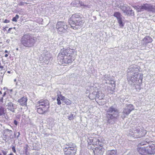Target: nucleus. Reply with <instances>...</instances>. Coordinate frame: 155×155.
<instances>
[{
  "mask_svg": "<svg viewBox=\"0 0 155 155\" xmlns=\"http://www.w3.org/2000/svg\"><path fill=\"white\" fill-rule=\"evenodd\" d=\"M146 143H147L146 142H145L144 143L143 142H141L138 145L139 146H140V145L142 146V145H146Z\"/></svg>",
  "mask_w": 155,
  "mask_h": 155,
  "instance_id": "obj_25",
  "label": "nucleus"
},
{
  "mask_svg": "<svg viewBox=\"0 0 155 155\" xmlns=\"http://www.w3.org/2000/svg\"><path fill=\"white\" fill-rule=\"evenodd\" d=\"M134 109V106L133 104H126V107L124 109L122 113L123 114L127 116Z\"/></svg>",
  "mask_w": 155,
  "mask_h": 155,
  "instance_id": "obj_10",
  "label": "nucleus"
},
{
  "mask_svg": "<svg viewBox=\"0 0 155 155\" xmlns=\"http://www.w3.org/2000/svg\"><path fill=\"white\" fill-rule=\"evenodd\" d=\"M16 50H18V48H17V49H16Z\"/></svg>",
  "mask_w": 155,
  "mask_h": 155,
  "instance_id": "obj_40",
  "label": "nucleus"
},
{
  "mask_svg": "<svg viewBox=\"0 0 155 155\" xmlns=\"http://www.w3.org/2000/svg\"><path fill=\"white\" fill-rule=\"evenodd\" d=\"M27 98L26 96H23L19 99L18 101L19 104L22 106H26L27 105Z\"/></svg>",
  "mask_w": 155,
  "mask_h": 155,
  "instance_id": "obj_16",
  "label": "nucleus"
},
{
  "mask_svg": "<svg viewBox=\"0 0 155 155\" xmlns=\"http://www.w3.org/2000/svg\"><path fill=\"white\" fill-rule=\"evenodd\" d=\"M94 151V155H103L104 153V149L103 145H100L99 147L95 148Z\"/></svg>",
  "mask_w": 155,
  "mask_h": 155,
  "instance_id": "obj_14",
  "label": "nucleus"
},
{
  "mask_svg": "<svg viewBox=\"0 0 155 155\" xmlns=\"http://www.w3.org/2000/svg\"><path fill=\"white\" fill-rule=\"evenodd\" d=\"M143 11L147 10L148 11L154 12L155 11V8L151 4L147 3L144 4L142 5Z\"/></svg>",
  "mask_w": 155,
  "mask_h": 155,
  "instance_id": "obj_13",
  "label": "nucleus"
},
{
  "mask_svg": "<svg viewBox=\"0 0 155 155\" xmlns=\"http://www.w3.org/2000/svg\"><path fill=\"white\" fill-rule=\"evenodd\" d=\"M25 3L26 4H27L26 3H25L24 2H20L18 5H19V6H22V5H24V4Z\"/></svg>",
  "mask_w": 155,
  "mask_h": 155,
  "instance_id": "obj_26",
  "label": "nucleus"
},
{
  "mask_svg": "<svg viewBox=\"0 0 155 155\" xmlns=\"http://www.w3.org/2000/svg\"><path fill=\"white\" fill-rule=\"evenodd\" d=\"M152 41V38L149 36H146L142 40L143 45H147L148 44L151 43Z\"/></svg>",
  "mask_w": 155,
  "mask_h": 155,
  "instance_id": "obj_15",
  "label": "nucleus"
},
{
  "mask_svg": "<svg viewBox=\"0 0 155 155\" xmlns=\"http://www.w3.org/2000/svg\"><path fill=\"white\" fill-rule=\"evenodd\" d=\"M130 8L128 6L123 5L121 8L120 9L123 12L125 13L128 16H131L132 13H134L133 10L130 9Z\"/></svg>",
  "mask_w": 155,
  "mask_h": 155,
  "instance_id": "obj_12",
  "label": "nucleus"
},
{
  "mask_svg": "<svg viewBox=\"0 0 155 155\" xmlns=\"http://www.w3.org/2000/svg\"><path fill=\"white\" fill-rule=\"evenodd\" d=\"M8 56V54H6L5 55V57H7Z\"/></svg>",
  "mask_w": 155,
  "mask_h": 155,
  "instance_id": "obj_34",
  "label": "nucleus"
},
{
  "mask_svg": "<svg viewBox=\"0 0 155 155\" xmlns=\"http://www.w3.org/2000/svg\"><path fill=\"white\" fill-rule=\"evenodd\" d=\"M74 117L73 114H71L68 116V118L69 120H72L74 119Z\"/></svg>",
  "mask_w": 155,
  "mask_h": 155,
  "instance_id": "obj_21",
  "label": "nucleus"
},
{
  "mask_svg": "<svg viewBox=\"0 0 155 155\" xmlns=\"http://www.w3.org/2000/svg\"><path fill=\"white\" fill-rule=\"evenodd\" d=\"M14 124L16 126L18 124V122L16 120H15L14 122Z\"/></svg>",
  "mask_w": 155,
  "mask_h": 155,
  "instance_id": "obj_31",
  "label": "nucleus"
},
{
  "mask_svg": "<svg viewBox=\"0 0 155 155\" xmlns=\"http://www.w3.org/2000/svg\"><path fill=\"white\" fill-rule=\"evenodd\" d=\"M82 16L81 14L78 13L74 14L71 16L68 21L71 28L77 30L82 27L84 21L82 19Z\"/></svg>",
  "mask_w": 155,
  "mask_h": 155,
  "instance_id": "obj_2",
  "label": "nucleus"
},
{
  "mask_svg": "<svg viewBox=\"0 0 155 155\" xmlns=\"http://www.w3.org/2000/svg\"><path fill=\"white\" fill-rule=\"evenodd\" d=\"M6 92H5L4 94H3V97H4L5 96V95H6Z\"/></svg>",
  "mask_w": 155,
  "mask_h": 155,
  "instance_id": "obj_33",
  "label": "nucleus"
},
{
  "mask_svg": "<svg viewBox=\"0 0 155 155\" xmlns=\"http://www.w3.org/2000/svg\"><path fill=\"white\" fill-rule=\"evenodd\" d=\"M136 9L137 10L138 12H140L143 11V8L142 5L138 6L136 7Z\"/></svg>",
  "mask_w": 155,
  "mask_h": 155,
  "instance_id": "obj_22",
  "label": "nucleus"
},
{
  "mask_svg": "<svg viewBox=\"0 0 155 155\" xmlns=\"http://www.w3.org/2000/svg\"><path fill=\"white\" fill-rule=\"evenodd\" d=\"M137 150L142 155H151L155 154V144L152 143L146 147H138Z\"/></svg>",
  "mask_w": 155,
  "mask_h": 155,
  "instance_id": "obj_4",
  "label": "nucleus"
},
{
  "mask_svg": "<svg viewBox=\"0 0 155 155\" xmlns=\"http://www.w3.org/2000/svg\"><path fill=\"white\" fill-rule=\"evenodd\" d=\"M2 94V93L1 92V91H0V94Z\"/></svg>",
  "mask_w": 155,
  "mask_h": 155,
  "instance_id": "obj_38",
  "label": "nucleus"
},
{
  "mask_svg": "<svg viewBox=\"0 0 155 155\" xmlns=\"http://www.w3.org/2000/svg\"><path fill=\"white\" fill-rule=\"evenodd\" d=\"M76 51L73 49L68 47L61 49L58 55V60L62 65L71 64L75 59Z\"/></svg>",
  "mask_w": 155,
  "mask_h": 155,
  "instance_id": "obj_1",
  "label": "nucleus"
},
{
  "mask_svg": "<svg viewBox=\"0 0 155 155\" xmlns=\"http://www.w3.org/2000/svg\"><path fill=\"white\" fill-rule=\"evenodd\" d=\"M114 151V150H112V151Z\"/></svg>",
  "mask_w": 155,
  "mask_h": 155,
  "instance_id": "obj_41",
  "label": "nucleus"
},
{
  "mask_svg": "<svg viewBox=\"0 0 155 155\" xmlns=\"http://www.w3.org/2000/svg\"><path fill=\"white\" fill-rule=\"evenodd\" d=\"M56 28L59 34H62L66 32L67 25L64 21H58L56 24Z\"/></svg>",
  "mask_w": 155,
  "mask_h": 155,
  "instance_id": "obj_9",
  "label": "nucleus"
},
{
  "mask_svg": "<svg viewBox=\"0 0 155 155\" xmlns=\"http://www.w3.org/2000/svg\"><path fill=\"white\" fill-rule=\"evenodd\" d=\"M65 104L68 105H70L71 104V101L68 99H66L64 101Z\"/></svg>",
  "mask_w": 155,
  "mask_h": 155,
  "instance_id": "obj_20",
  "label": "nucleus"
},
{
  "mask_svg": "<svg viewBox=\"0 0 155 155\" xmlns=\"http://www.w3.org/2000/svg\"><path fill=\"white\" fill-rule=\"evenodd\" d=\"M58 92L59 93V94H60V96L61 97V100H62V101H64V100H65V97L64 96H63L61 94V92L59 91H58Z\"/></svg>",
  "mask_w": 155,
  "mask_h": 155,
  "instance_id": "obj_23",
  "label": "nucleus"
},
{
  "mask_svg": "<svg viewBox=\"0 0 155 155\" xmlns=\"http://www.w3.org/2000/svg\"><path fill=\"white\" fill-rule=\"evenodd\" d=\"M21 42L24 46L27 47H31L33 46L35 43L34 38L31 36V34L26 33L24 34L22 37Z\"/></svg>",
  "mask_w": 155,
  "mask_h": 155,
  "instance_id": "obj_5",
  "label": "nucleus"
},
{
  "mask_svg": "<svg viewBox=\"0 0 155 155\" xmlns=\"http://www.w3.org/2000/svg\"><path fill=\"white\" fill-rule=\"evenodd\" d=\"M19 18V15H16L15 16L12 18V20L13 21L17 22Z\"/></svg>",
  "mask_w": 155,
  "mask_h": 155,
  "instance_id": "obj_19",
  "label": "nucleus"
},
{
  "mask_svg": "<svg viewBox=\"0 0 155 155\" xmlns=\"http://www.w3.org/2000/svg\"><path fill=\"white\" fill-rule=\"evenodd\" d=\"M107 112L109 113L106 115L108 121L110 120L116 119L118 116V110L113 106H111L109 107Z\"/></svg>",
  "mask_w": 155,
  "mask_h": 155,
  "instance_id": "obj_7",
  "label": "nucleus"
},
{
  "mask_svg": "<svg viewBox=\"0 0 155 155\" xmlns=\"http://www.w3.org/2000/svg\"><path fill=\"white\" fill-rule=\"evenodd\" d=\"M63 149L64 155H75L77 148L75 143H70L64 145Z\"/></svg>",
  "mask_w": 155,
  "mask_h": 155,
  "instance_id": "obj_6",
  "label": "nucleus"
},
{
  "mask_svg": "<svg viewBox=\"0 0 155 155\" xmlns=\"http://www.w3.org/2000/svg\"><path fill=\"white\" fill-rule=\"evenodd\" d=\"M5 53H8V51H7V50H5Z\"/></svg>",
  "mask_w": 155,
  "mask_h": 155,
  "instance_id": "obj_36",
  "label": "nucleus"
},
{
  "mask_svg": "<svg viewBox=\"0 0 155 155\" xmlns=\"http://www.w3.org/2000/svg\"><path fill=\"white\" fill-rule=\"evenodd\" d=\"M7 109L12 111L13 112H14L15 109L14 108V104L12 102H9L8 103L7 105Z\"/></svg>",
  "mask_w": 155,
  "mask_h": 155,
  "instance_id": "obj_17",
  "label": "nucleus"
},
{
  "mask_svg": "<svg viewBox=\"0 0 155 155\" xmlns=\"http://www.w3.org/2000/svg\"><path fill=\"white\" fill-rule=\"evenodd\" d=\"M0 155H2L1 153H0Z\"/></svg>",
  "mask_w": 155,
  "mask_h": 155,
  "instance_id": "obj_39",
  "label": "nucleus"
},
{
  "mask_svg": "<svg viewBox=\"0 0 155 155\" xmlns=\"http://www.w3.org/2000/svg\"><path fill=\"white\" fill-rule=\"evenodd\" d=\"M57 96H58V97H57V100H61V97L60 96V94L58 92V91H57Z\"/></svg>",
  "mask_w": 155,
  "mask_h": 155,
  "instance_id": "obj_24",
  "label": "nucleus"
},
{
  "mask_svg": "<svg viewBox=\"0 0 155 155\" xmlns=\"http://www.w3.org/2000/svg\"><path fill=\"white\" fill-rule=\"evenodd\" d=\"M6 113V109L3 107L0 106V118L5 116Z\"/></svg>",
  "mask_w": 155,
  "mask_h": 155,
  "instance_id": "obj_18",
  "label": "nucleus"
},
{
  "mask_svg": "<svg viewBox=\"0 0 155 155\" xmlns=\"http://www.w3.org/2000/svg\"><path fill=\"white\" fill-rule=\"evenodd\" d=\"M57 104L59 105H60L61 104V102L60 100H57Z\"/></svg>",
  "mask_w": 155,
  "mask_h": 155,
  "instance_id": "obj_30",
  "label": "nucleus"
},
{
  "mask_svg": "<svg viewBox=\"0 0 155 155\" xmlns=\"http://www.w3.org/2000/svg\"><path fill=\"white\" fill-rule=\"evenodd\" d=\"M9 155H14V154L12 153H11Z\"/></svg>",
  "mask_w": 155,
  "mask_h": 155,
  "instance_id": "obj_35",
  "label": "nucleus"
},
{
  "mask_svg": "<svg viewBox=\"0 0 155 155\" xmlns=\"http://www.w3.org/2000/svg\"><path fill=\"white\" fill-rule=\"evenodd\" d=\"M9 22H10L9 20L8 19H5L4 21L3 22L5 23H9Z\"/></svg>",
  "mask_w": 155,
  "mask_h": 155,
  "instance_id": "obj_29",
  "label": "nucleus"
},
{
  "mask_svg": "<svg viewBox=\"0 0 155 155\" xmlns=\"http://www.w3.org/2000/svg\"><path fill=\"white\" fill-rule=\"evenodd\" d=\"M28 145H26V147L24 148L25 150V152L26 153H27L28 152Z\"/></svg>",
  "mask_w": 155,
  "mask_h": 155,
  "instance_id": "obj_27",
  "label": "nucleus"
},
{
  "mask_svg": "<svg viewBox=\"0 0 155 155\" xmlns=\"http://www.w3.org/2000/svg\"><path fill=\"white\" fill-rule=\"evenodd\" d=\"M49 106V101L47 99L44 98L39 100L36 102L35 107L39 114H43L48 111Z\"/></svg>",
  "mask_w": 155,
  "mask_h": 155,
  "instance_id": "obj_3",
  "label": "nucleus"
},
{
  "mask_svg": "<svg viewBox=\"0 0 155 155\" xmlns=\"http://www.w3.org/2000/svg\"><path fill=\"white\" fill-rule=\"evenodd\" d=\"M12 150L13 151L14 153H16V150L15 149V147L14 146H13L12 147Z\"/></svg>",
  "mask_w": 155,
  "mask_h": 155,
  "instance_id": "obj_28",
  "label": "nucleus"
},
{
  "mask_svg": "<svg viewBox=\"0 0 155 155\" xmlns=\"http://www.w3.org/2000/svg\"><path fill=\"white\" fill-rule=\"evenodd\" d=\"M102 143V141H100L99 138L96 137H94L92 139L89 140L88 141V148L93 150L99 147L100 145H103Z\"/></svg>",
  "mask_w": 155,
  "mask_h": 155,
  "instance_id": "obj_8",
  "label": "nucleus"
},
{
  "mask_svg": "<svg viewBox=\"0 0 155 155\" xmlns=\"http://www.w3.org/2000/svg\"><path fill=\"white\" fill-rule=\"evenodd\" d=\"M113 15L116 18L119 26L120 27L123 28L124 26V23H123L122 18V15L121 13L119 12H116L114 13Z\"/></svg>",
  "mask_w": 155,
  "mask_h": 155,
  "instance_id": "obj_11",
  "label": "nucleus"
},
{
  "mask_svg": "<svg viewBox=\"0 0 155 155\" xmlns=\"http://www.w3.org/2000/svg\"><path fill=\"white\" fill-rule=\"evenodd\" d=\"M2 153L3 154V155H6L7 152L4 150L2 151Z\"/></svg>",
  "mask_w": 155,
  "mask_h": 155,
  "instance_id": "obj_32",
  "label": "nucleus"
},
{
  "mask_svg": "<svg viewBox=\"0 0 155 155\" xmlns=\"http://www.w3.org/2000/svg\"><path fill=\"white\" fill-rule=\"evenodd\" d=\"M12 29V28H10L8 29V31H9L10 30H11Z\"/></svg>",
  "mask_w": 155,
  "mask_h": 155,
  "instance_id": "obj_37",
  "label": "nucleus"
}]
</instances>
